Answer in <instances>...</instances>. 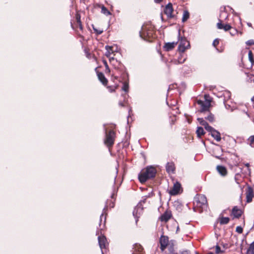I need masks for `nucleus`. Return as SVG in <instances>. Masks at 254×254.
<instances>
[{"label":"nucleus","instance_id":"nucleus-45","mask_svg":"<svg viewBox=\"0 0 254 254\" xmlns=\"http://www.w3.org/2000/svg\"><path fill=\"white\" fill-rule=\"evenodd\" d=\"M76 19L77 23L81 22V20H80V16L79 14H77L76 15Z\"/></svg>","mask_w":254,"mask_h":254},{"label":"nucleus","instance_id":"nucleus-27","mask_svg":"<svg viewBox=\"0 0 254 254\" xmlns=\"http://www.w3.org/2000/svg\"><path fill=\"white\" fill-rule=\"evenodd\" d=\"M246 254H254V241L250 244Z\"/></svg>","mask_w":254,"mask_h":254},{"label":"nucleus","instance_id":"nucleus-42","mask_svg":"<svg viewBox=\"0 0 254 254\" xmlns=\"http://www.w3.org/2000/svg\"><path fill=\"white\" fill-rule=\"evenodd\" d=\"M176 254H190V253L189 251L184 250V251L180 252L179 253H176Z\"/></svg>","mask_w":254,"mask_h":254},{"label":"nucleus","instance_id":"nucleus-18","mask_svg":"<svg viewBox=\"0 0 254 254\" xmlns=\"http://www.w3.org/2000/svg\"><path fill=\"white\" fill-rule=\"evenodd\" d=\"M232 214L235 218H239L242 215V211L237 206H235L232 211Z\"/></svg>","mask_w":254,"mask_h":254},{"label":"nucleus","instance_id":"nucleus-57","mask_svg":"<svg viewBox=\"0 0 254 254\" xmlns=\"http://www.w3.org/2000/svg\"><path fill=\"white\" fill-rule=\"evenodd\" d=\"M252 100L254 102V96L253 97V98H252Z\"/></svg>","mask_w":254,"mask_h":254},{"label":"nucleus","instance_id":"nucleus-59","mask_svg":"<svg viewBox=\"0 0 254 254\" xmlns=\"http://www.w3.org/2000/svg\"><path fill=\"white\" fill-rule=\"evenodd\" d=\"M195 254H199L197 252H195Z\"/></svg>","mask_w":254,"mask_h":254},{"label":"nucleus","instance_id":"nucleus-9","mask_svg":"<svg viewBox=\"0 0 254 254\" xmlns=\"http://www.w3.org/2000/svg\"><path fill=\"white\" fill-rule=\"evenodd\" d=\"M196 204L199 206L205 205L207 203V199L206 196L203 194H199L195 198Z\"/></svg>","mask_w":254,"mask_h":254},{"label":"nucleus","instance_id":"nucleus-22","mask_svg":"<svg viewBox=\"0 0 254 254\" xmlns=\"http://www.w3.org/2000/svg\"><path fill=\"white\" fill-rule=\"evenodd\" d=\"M97 75L98 79L102 83V84L103 85H106L108 82V80L105 78L104 74L102 72H99L98 73Z\"/></svg>","mask_w":254,"mask_h":254},{"label":"nucleus","instance_id":"nucleus-41","mask_svg":"<svg viewBox=\"0 0 254 254\" xmlns=\"http://www.w3.org/2000/svg\"><path fill=\"white\" fill-rule=\"evenodd\" d=\"M248 77H250L249 80L251 81V82H254V75L253 74H247Z\"/></svg>","mask_w":254,"mask_h":254},{"label":"nucleus","instance_id":"nucleus-44","mask_svg":"<svg viewBox=\"0 0 254 254\" xmlns=\"http://www.w3.org/2000/svg\"><path fill=\"white\" fill-rule=\"evenodd\" d=\"M219 44V40L218 39H215L213 42V45L214 46V47H216V46H217Z\"/></svg>","mask_w":254,"mask_h":254},{"label":"nucleus","instance_id":"nucleus-38","mask_svg":"<svg viewBox=\"0 0 254 254\" xmlns=\"http://www.w3.org/2000/svg\"><path fill=\"white\" fill-rule=\"evenodd\" d=\"M150 196V193H149L148 195H145L142 197V199L140 200L139 202H141V204L142 205V203H144L146 202V198Z\"/></svg>","mask_w":254,"mask_h":254},{"label":"nucleus","instance_id":"nucleus-8","mask_svg":"<svg viewBox=\"0 0 254 254\" xmlns=\"http://www.w3.org/2000/svg\"><path fill=\"white\" fill-rule=\"evenodd\" d=\"M129 254H144L142 247L139 244L136 243L133 245L132 250Z\"/></svg>","mask_w":254,"mask_h":254},{"label":"nucleus","instance_id":"nucleus-19","mask_svg":"<svg viewBox=\"0 0 254 254\" xmlns=\"http://www.w3.org/2000/svg\"><path fill=\"white\" fill-rule=\"evenodd\" d=\"M109 61L111 64L114 67V68L115 69H118L119 66L120 65L121 63L118 62L116 59H115L113 57L110 58Z\"/></svg>","mask_w":254,"mask_h":254},{"label":"nucleus","instance_id":"nucleus-32","mask_svg":"<svg viewBox=\"0 0 254 254\" xmlns=\"http://www.w3.org/2000/svg\"><path fill=\"white\" fill-rule=\"evenodd\" d=\"M197 120L199 124L203 126L204 127L208 125V123L203 118H198Z\"/></svg>","mask_w":254,"mask_h":254},{"label":"nucleus","instance_id":"nucleus-37","mask_svg":"<svg viewBox=\"0 0 254 254\" xmlns=\"http://www.w3.org/2000/svg\"><path fill=\"white\" fill-rule=\"evenodd\" d=\"M205 129L208 131V132H209L210 133V134L212 133V132L213 131V130H215V129L212 127L209 126V125H208L207 126H206L205 127Z\"/></svg>","mask_w":254,"mask_h":254},{"label":"nucleus","instance_id":"nucleus-52","mask_svg":"<svg viewBox=\"0 0 254 254\" xmlns=\"http://www.w3.org/2000/svg\"><path fill=\"white\" fill-rule=\"evenodd\" d=\"M104 64H105V66H106V69H109V66H108V65H107V62H104Z\"/></svg>","mask_w":254,"mask_h":254},{"label":"nucleus","instance_id":"nucleus-12","mask_svg":"<svg viewBox=\"0 0 254 254\" xmlns=\"http://www.w3.org/2000/svg\"><path fill=\"white\" fill-rule=\"evenodd\" d=\"M164 13L169 18L174 17V15L172 14L173 12V8L172 4L171 3H168L164 8Z\"/></svg>","mask_w":254,"mask_h":254},{"label":"nucleus","instance_id":"nucleus-16","mask_svg":"<svg viewBox=\"0 0 254 254\" xmlns=\"http://www.w3.org/2000/svg\"><path fill=\"white\" fill-rule=\"evenodd\" d=\"M171 216L172 214L170 212H166L161 216L160 219L161 221L166 222L171 218Z\"/></svg>","mask_w":254,"mask_h":254},{"label":"nucleus","instance_id":"nucleus-23","mask_svg":"<svg viewBox=\"0 0 254 254\" xmlns=\"http://www.w3.org/2000/svg\"><path fill=\"white\" fill-rule=\"evenodd\" d=\"M174 241L171 240L170 244L167 246L169 250V254H176L174 249Z\"/></svg>","mask_w":254,"mask_h":254},{"label":"nucleus","instance_id":"nucleus-33","mask_svg":"<svg viewBox=\"0 0 254 254\" xmlns=\"http://www.w3.org/2000/svg\"><path fill=\"white\" fill-rule=\"evenodd\" d=\"M248 55H249V59L250 62L251 63V64L253 65L254 64V58H253V53L251 51H250L249 52Z\"/></svg>","mask_w":254,"mask_h":254},{"label":"nucleus","instance_id":"nucleus-6","mask_svg":"<svg viewBox=\"0 0 254 254\" xmlns=\"http://www.w3.org/2000/svg\"><path fill=\"white\" fill-rule=\"evenodd\" d=\"M159 243L160 244V250L163 252L167 248V246L170 244L168 237L162 235L160 238Z\"/></svg>","mask_w":254,"mask_h":254},{"label":"nucleus","instance_id":"nucleus-60","mask_svg":"<svg viewBox=\"0 0 254 254\" xmlns=\"http://www.w3.org/2000/svg\"><path fill=\"white\" fill-rule=\"evenodd\" d=\"M253 70H254V68L253 69Z\"/></svg>","mask_w":254,"mask_h":254},{"label":"nucleus","instance_id":"nucleus-3","mask_svg":"<svg viewBox=\"0 0 254 254\" xmlns=\"http://www.w3.org/2000/svg\"><path fill=\"white\" fill-rule=\"evenodd\" d=\"M116 137V133L113 130H110L108 132H106L105 139L104 140L105 144L108 147L113 146Z\"/></svg>","mask_w":254,"mask_h":254},{"label":"nucleus","instance_id":"nucleus-1","mask_svg":"<svg viewBox=\"0 0 254 254\" xmlns=\"http://www.w3.org/2000/svg\"><path fill=\"white\" fill-rule=\"evenodd\" d=\"M156 174V170L154 167H147L144 171L138 174V179L141 183H143L147 180L155 177Z\"/></svg>","mask_w":254,"mask_h":254},{"label":"nucleus","instance_id":"nucleus-15","mask_svg":"<svg viewBox=\"0 0 254 254\" xmlns=\"http://www.w3.org/2000/svg\"><path fill=\"white\" fill-rule=\"evenodd\" d=\"M166 171L168 173H174L175 169V164L173 162H168L166 165Z\"/></svg>","mask_w":254,"mask_h":254},{"label":"nucleus","instance_id":"nucleus-35","mask_svg":"<svg viewBox=\"0 0 254 254\" xmlns=\"http://www.w3.org/2000/svg\"><path fill=\"white\" fill-rule=\"evenodd\" d=\"M249 144L252 147H254V135H252L249 138Z\"/></svg>","mask_w":254,"mask_h":254},{"label":"nucleus","instance_id":"nucleus-5","mask_svg":"<svg viewBox=\"0 0 254 254\" xmlns=\"http://www.w3.org/2000/svg\"><path fill=\"white\" fill-rule=\"evenodd\" d=\"M143 207L141 204V202H139L136 207L134 208L132 214L133 216L136 219V223L138 221V218L141 215L143 212Z\"/></svg>","mask_w":254,"mask_h":254},{"label":"nucleus","instance_id":"nucleus-17","mask_svg":"<svg viewBox=\"0 0 254 254\" xmlns=\"http://www.w3.org/2000/svg\"><path fill=\"white\" fill-rule=\"evenodd\" d=\"M177 44V42H175L167 43L164 46V48L166 51H171L175 47Z\"/></svg>","mask_w":254,"mask_h":254},{"label":"nucleus","instance_id":"nucleus-40","mask_svg":"<svg viewBox=\"0 0 254 254\" xmlns=\"http://www.w3.org/2000/svg\"><path fill=\"white\" fill-rule=\"evenodd\" d=\"M236 231L239 234L242 233H243L242 227L241 226H237L236 227Z\"/></svg>","mask_w":254,"mask_h":254},{"label":"nucleus","instance_id":"nucleus-55","mask_svg":"<svg viewBox=\"0 0 254 254\" xmlns=\"http://www.w3.org/2000/svg\"><path fill=\"white\" fill-rule=\"evenodd\" d=\"M245 166H247V167H249L250 166V164L249 163H246L245 164Z\"/></svg>","mask_w":254,"mask_h":254},{"label":"nucleus","instance_id":"nucleus-58","mask_svg":"<svg viewBox=\"0 0 254 254\" xmlns=\"http://www.w3.org/2000/svg\"><path fill=\"white\" fill-rule=\"evenodd\" d=\"M235 14L236 15L238 16V13H235Z\"/></svg>","mask_w":254,"mask_h":254},{"label":"nucleus","instance_id":"nucleus-30","mask_svg":"<svg viewBox=\"0 0 254 254\" xmlns=\"http://www.w3.org/2000/svg\"><path fill=\"white\" fill-rule=\"evenodd\" d=\"M183 54L182 53L180 54V56L179 57L177 62H176V64H183L185 62L186 60V58L183 57Z\"/></svg>","mask_w":254,"mask_h":254},{"label":"nucleus","instance_id":"nucleus-53","mask_svg":"<svg viewBox=\"0 0 254 254\" xmlns=\"http://www.w3.org/2000/svg\"><path fill=\"white\" fill-rule=\"evenodd\" d=\"M163 0H154V1L156 2V3H160V2H161Z\"/></svg>","mask_w":254,"mask_h":254},{"label":"nucleus","instance_id":"nucleus-10","mask_svg":"<svg viewBox=\"0 0 254 254\" xmlns=\"http://www.w3.org/2000/svg\"><path fill=\"white\" fill-rule=\"evenodd\" d=\"M181 188V184L179 182H176L174 183L173 187L169 190V193L171 195H177L180 192Z\"/></svg>","mask_w":254,"mask_h":254},{"label":"nucleus","instance_id":"nucleus-13","mask_svg":"<svg viewBox=\"0 0 254 254\" xmlns=\"http://www.w3.org/2000/svg\"><path fill=\"white\" fill-rule=\"evenodd\" d=\"M246 194L247 202L248 203L251 202L252 201L254 195V191L252 188L251 187H248L246 190Z\"/></svg>","mask_w":254,"mask_h":254},{"label":"nucleus","instance_id":"nucleus-21","mask_svg":"<svg viewBox=\"0 0 254 254\" xmlns=\"http://www.w3.org/2000/svg\"><path fill=\"white\" fill-rule=\"evenodd\" d=\"M217 171L222 176H225L227 174V170L226 168L222 166H218L217 167Z\"/></svg>","mask_w":254,"mask_h":254},{"label":"nucleus","instance_id":"nucleus-26","mask_svg":"<svg viewBox=\"0 0 254 254\" xmlns=\"http://www.w3.org/2000/svg\"><path fill=\"white\" fill-rule=\"evenodd\" d=\"M107 206H106L103 209V212L101 214V216H100V223H99V226H101V223H102V219L104 218V223H103V226H104L105 225V221H106V216H104V213H106V209H107Z\"/></svg>","mask_w":254,"mask_h":254},{"label":"nucleus","instance_id":"nucleus-4","mask_svg":"<svg viewBox=\"0 0 254 254\" xmlns=\"http://www.w3.org/2000/svg\"><path fill=\"white\" fill-rule=\"evenodd\" d=\"M179 38H180V31L178 32ZM180 40V44L178 47V50L180 52L183 53L186 50L190 48V44L189 42L186 38L181 37L179 39Z\"/></svg>","mask_w":254,"mask_h":254},{"label":"nucleus","instance_id":"nucleus-31","mask_svg":"<svg viewBox=\"0 0 254 254\" xmlns=\"http://www.w3.org/2000/svg\"><path fill=\"white\" fill-rule=\"evenodd\" d=\"M230 220V219L229 217H222L221 219H220V223L222 225H223V224H227V223H228L229 221Z\"/></svg>","mask_w":254,"mask_h":254},{"label":"nucleus","instance_id":"nucleus-54","mask_svg":"<svg viewBox=\"0 0 254 254\" xmlns=\"http://www.w3.org/2000/svg\"><path fill=\"white\" fill-rule=\"evenodd\" d=\"M119 104L120 106H122V107H123L124 106V104L121 102H119Z\"/></svg>","mask_w":254,"mask_h":254},{"label":"nucleus","instance_id":"nucleus-36","mask_svg":"<svg viewBox=\"0 0 254 254\" xmlns=\"http://www.w3.org/2000/svg\"><path fill=\"white\" fill-rule=\"evenodd\" d=\"M205 119L207 120L210 122H213L214 121V115L211 113H210L208 116L205 117Z\"/></svg>","mask_w":254,"mask_h":254},{"label":"nucleus","instance_id":"nucleus-29","mask_svg":"<svg viewBox=\"0 0 254 254\" xmlns=\"http://www.w3.org/2000/svg\"><path fill=\"white\" fill-rule=\"evenodd\" d=\"M190 17V13L187 10H185L184 11L183 17H182V22H185Z\"/></svg>","mask_w":254,"mask_h":254},{"label":"nucleus","instance_id":"nucleus-25","mask_svg":"<svg viewBox=\"0 0 254 254\" xmlns=\"http://www.w3.org/2000/svg\"><path fill=\"white\" fill-rule=\"evenodd\" d=\"M196 133L198 138H200L201 136L204 134L205 131L203 128V127H198L197 128Z\"/></svg>","mask_w":254,"mask_h":254},{"label":"nucleus","instance_id":"nucleus-48","mask_svg":"<svg viewBox=\"0 0 254 254\" xmlns=\"http://www.w3.org/2000/svg\"><path fill=\"white\" fill-rule=\"evenodd\" d=\"M93 29H94V31L96 32V33L98 34H101L103 32L102 30H98L95 28H93Z\"/></svg>","mask_w":254,"mask_h":254},{"label":"nucleus","instance_id":"nucleus-56","mask_svg":"<svg viewBox=\"0 0 254 254\" xmlns=\"http://www.w3.org/2000/svg\"><path fill=\"white\" fill-rule=\"evenodd\" d=\"M247 25L249 26V27H251L252 26V24L251 23H247Z\"/></svg>","mask_w":254,"mask_h":254},{"label":"nucleus","instance_id":"nucleus-47","mask_svg":"<svg viewBox=\"0 0 254 254\" xmlns=\"http://www.w3.org/2000/svg\"><path fill=\"white\" fill-rule=\"evenodd\" d=\"M220 252V248L218 246L216 247V253L219 254Z\"/></svg>","mask_w":254,"mask_h":254},{"label":"nucleus","instance_id":"nucleus-39","mask_svg":"<svg viewBox=\"0 0 254 254\" xmlns=\"http://www.w3.org/2000/svg\"><path fill=\"white\" fill-rule=\"evenodd\" d=\"M220 18L225 17L226 19L228 17V15L226 12L225 11H222L220 14Z\"/></svg>","mask_w":254,"mask_h":254},{"label":"nucleus","instance_id":"nucleus-20","mask_svg":"<svg viewBox=\"0 0 254 254\" xmlns=\"http://www.w3.org/2000/svg\"><path fill=\"white\" fill-rule=\"evenodd\" d=\"M211 135L217 141H220L221 139V135L220 132L215 129L213 132L211 133Z\"/></svg>","mask_w":254,"mask_h":254},{"label":"nucleus","instance_id":"nucleus-2","mask_svg":"<svg viewBox=\"0 0 254 254\" xmlns=\"http://www.w3.org/2000/svg\"><path fill=\"white\" fill-rule=\"evenodd\" d=\"M139 35L144 40L151 42L154 38V31L151 26H144L142 27Z\"/></svg>","mask_w":254,"mask_h":254},{"label":"nucleus","instance_id":"nucleus-14","mask_svg":"<svg viewBox=\"0 0 254 254\" xmlns=\"http://www.w3.org/2000/svg\"><path fill=\"white\" fill-rule=\"evenodd\" d=\"M222 20L219 19V22L217 24V28L219 29H223L225 31H227L232 29L230 24H223L222 23Z\"/></svg>","mask_w":254,"mask_h":254},{"label":"nucleus","instance_id":"nucleus-7","mask_svg":"<svg viewBox=\"0 0 254 254\" xmlns=\"http://www.w3.org/2000/svg\"><path fill=\"white\" fill-rule=\"evenodd\" d=\"M98 240L99 247L102 251V254H104L103 249H106V246L108 245L106 238L103 235H100L98 236Z\"/></svg>","mask_w":254,"mask_h":254},{"label":"nucleus","instance_id":"nucleus-34","mask_svg":"<svg viewBox=\"0 0 254 254\" xmlns=\"http://www.w3.org/2000/svg\"><path fill=\"white\" fill-rule=\"evenodd\" d=\"M128 88H129V86H128V83L126 82H124L123 86L122 88V90L126 92H127L128 91Z\"/></svg>","mask_w":254,"mask_h":254},{"label":"nucleus","instance_id":"nucleus-24","mask_svg":"<svg viewBox=\"0 0 254 254\" xmlns=\"http://www.w3.org/2000/svg\"><path fill=\"white\" fill-rule=\"evenodd\" d=\"M105 49L106 50V52L105 53V55L110 59V56L111 54L114 53V51L113 50V47L112 46H106Z\"/></svg>","mask_w":254,"mask_h":254},{"label":"nucleus","instance_id":"nucleus-28","mask_svg":"<svg viewBox=\"0 0 254 254\" xmlns=\"http://www.w3.org/2000/svg\"><path fill=\"white\" fill-rule=\"evenodd\" d=\"M101 13L106 16L111 15V13L108 10V9L104 5L101 6Z\"/></svg>","mask_w":254,"mask_h":254},{"label":"nucleus","instance_id":"nucleus-51","mask_svg":"<svg viewBox=\"0 0 254 254\" xmlns=\"http://www.w3.org/2000/svg\"><path fill=\"white\" fill-rule=\"evenodd\" d=\"M78 24L79 28L81 30H82V26L81 22L78 23Z\"/></svg>","mask_w":254,"mask_h":254},{"label":"nucleus","instance_id":"nucleus-49","mask_svg":"<svg viewBox=\"0 0 254 254\" xmlns=\"http://www.w3.org/2000/svg\"><path fill=\"white\" fill-rule=\"evenodd\" d=\"M236 33H237V30L235 29H234V30L233 31H231L230 32V33L231 35H234Z\"/></svg>","mask_w":254,"mask_h":254},{"label":"nucleus","instance_id":"nucleus-50","mask_svg":"<svg viewBox=\"0 0 254 254\" xmlns=\"http://www.w3.org/2000/svg\"><path fill=\"white\" fill-rule=\"evenodd\" d=\"M225 96L228 98L230 97V93L229 92H226L225 93Z\"/></svg>","mask_w":254,"mask_h":254},{"label":"nucleus","instance_id":"nucleus-43","mask_svg":"<svg viewBox=\"0 0 254 254\" xmlns=\"http://www.w3.org/2000/svg\"><path fill=\"white\" fill-rule=\"evenodd\" d=\"M246 44L247 45H254V40H250L246 42Z\"/></svg>","mask_w":254,"mask_h":254},{"label":"nucleus","instance_id":"nucleus-46","mask_svg":"<svg viewBox=\"0 0 254 254\" xmlns=\"http://www.w3.org/2000/svg\"><path fill=\"white\" fill-rule=\"evenodd\" d=\"M117 191H118V190H113V193H112V195H111V198H114V196H115V195H116L117 192Z\"/></svg>","mask_w":254,"mask_h":254},{"label":"nucleus","instance_id":"nucleus-11","mask_svg":"<svg viewBox=\"0 0 254 254\" xmlns=\"http://www.w3.org/2000/svg\"><path fill=\"white\" fill-rule=\"evenodd\" d=\"M197 103L201 107V112H204L208 110L210 106V101L206 100L203 101L201 100H198Z\"/></svg>","mask_w":254,"mask_h":254}]
</instances>
